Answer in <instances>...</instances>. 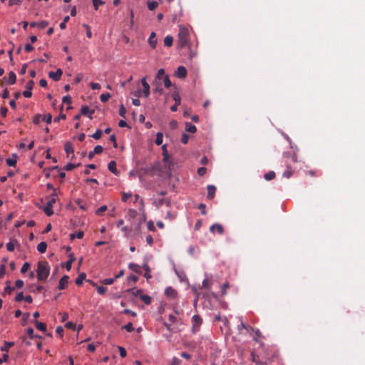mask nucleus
Returning a JSON list of instances; mask_svg holds the SVG:
<instances>
[{
  "instance_id": "5701e85b",
  "label": "nucleus",
  "mask_w": 365,
  "mask_h": 365,
  "mask_svg": "<svg viewBox=\"0 0 365 365\" xmlns=\"http://www.w3.org/2000/svg\"><path fill=\"white\" fill-rule=\"evenodd\" d=\"M86 274L83 272L78 274L76 279V284L78 286H81L83 284V280L86 279Z\"/></svg>"
},
{
  "instance_id": "72a5a7b5",
  "label": "nucleus",
  "mask_w": 365,
  "mask_h": 365,
  "mask_svg": "<svg viewBox=\"0 0 365 365\" xmlns=\"http://www.w3.org/2000/svg\"><path fill=\"white\" fill-rule=\"evenodd\" d=\"M264 178L266 180H272L275 178V173L274 171H269L264 174Z\"/></svg>"
},
{
  "instance_id": "cd10ccee",
  "label": "nucleus",
  "mask_w": 365,
  "mask_h": 365,
  "mask_svg": "<svg viewBox=\"0 0 365 365\" xmlns=\"http://www.w3.org/2000/svg\"><path fill=\"white\" fill-rule=\"evenodd\" d=\"M13 158H7L6 160V164L9 166L14 167L16 164V155H14Z\"/></svg>"
},
{
  "instance_id": "58836bf2",
  "label": "nucleus",
  "mask_w": 365,
  "mask_h": 365,
  "mask_svg": "<svg viewBox=\"0 0 365 365\" xmlns=\"http://www.w3.org/2000/svg\"><path fill=\"white\" fill-rule=\"evenodd\" d=\"M70 259L68 260L66 263V269L67 271H70L71 269L72 263L75 260V258L73 257L72 255H70Z\"/></svg>"
},
{
  "instance_id": "f257e3e1",
  "label": "nucleus",
  "mask_w": 365,
  "mask_h": 365,
  "mask_svg": "<svg viewBox=\"0 0 365 365\" xmlns=\"http://www.w3.org/2000/svg\"><path fill=\"white\" fill-rule=\"evenodd\" d=\"M178 45L179 48H191L190 31L184 25H179L178 33Z\"/></svg>"
},
{
  "instance_id": "a211bd4d",
  "label": "nucleus",
  "mask_w": 365,
  "mask_h": 365,
  "mask_svg": "<svg viewBox=\"0 0 365 365\" xmlns=\"http://www.w3.org/2000/svg\"><path fill=\"white\" fill-rule=\"evenodd\" d=\"M162 155H163V160L164 163H167L169 160L170 155L167 150V145H163L162 146Z\"/></svg>"
},
{
  "instance_id": "bf43d9fd",
  "label": "nucleus",
  "mask_w": 365,
  "mask_h": 365,
  "mask_svg": "<svg viewBox=\"0 0 365 365\" xmlns=\"http://www.w3.org/2000/svg\"><path fill=\"white\" fill-rule=\"evenodd\" d=\"M118 349H119V354H120V356L122 357V358H124L126 356V354H127V352H126V350L125 348H123V346H118Z\"/></svg>"
},
{
  "instance_id": "6ab92c4d",
  "label": "nucleus",
  "mask_w": 365,
  "mask_h": 365,
  "mask_svg": "<svg viewBox=\"0 0 365 365\" xmlns=\"http://www.w3.org/2000/svg\"><path fill=\"white\" fill-rule=\"evenodd\" d=\"M64 150L67 154V156H69L70 154H73L74 150L71 143L70 142H66L65 143Z\"/></svg>"
},
{
  "instance_id": "09e8293b",
  "label": "nucleus",
  "mask_w": 365,
  "mask_h": 365,
  "mask_svg": "<svg viewBox=\"0 0 365 365\" xmlns=\"http://www.w3.org/2000/svg\"><path fill=\"white\" fill-rule=\"evenodd\" d=\"M165 71L163 68H160L158 71V73H157V75H156V79H161L163 77L164 78L165 76Z\"/></svg>"
},
{
  "instance_id": "e2e57ef3",
  "label": "nucleus",
  "mask_w": 365,
  "mask_h": 365,
  "mask_svg": "<svg viewBox=\"0 0 365 365\" xmlns=\"http://www.w3.org/2000/svg\"><path fill=\"white\" fill-rule=\"evenodd\" d=\"M189 135L186 133H183L181 138V142L183 144H187L189 140Z\"/></svg>"
},
{
  "instance_id": "1a4fd4ad",
  "label": "nucleus",
  "mask_w": 365,
  "mask_h": 365,
  "mask_svg": "<svg viewBox=\"0 0 365 365\" xmlns=\"http://www.w3.org/2000/svg\"><path fill=\"white\" fill-rule=\"evenodd\" d=\"M63 74V72L61 68L57 69L56 71H50L48 73V76L50 78L53 79V81H58L60 80L61 76Z\"/></svg>"
},
{
  "instance_id": "c85d7f7f",
  "label": "nucleus",
  "mask_w": 365,
  "mask_h": 365,
  "mask_svg": "<svg viewBox=\"0 0 365 365\" xmlns=\"http://www.w3.org/2000/svg\"><path fill=\"white\" fill-rule=\"evenodd\" d=\"M202 285L203 288L209 290L211 289L212 282L210 279L206 278V279H203Z\"/></svg>"
},
{
  "instance_id": "a18cd8bd",
  "label": "nucleus",
  "mask_w": 365,
  "mask_h": 365,
  "mask_svg": "<svg viewBox=\"0 0 365 365\" xmlns=\"http://www.w3.org/2000/svg\"><path fill=\"white\" fill-rule=\"evenodd\" d=\"M102 135V131L100 129H98L92 135L91 137L93 138L96 140H98L101 138Z\"/></svg>"
},
{
  "instance_id": "ddd939ff",
  "label": "nucleus",
  "mask_w": 365,
  "mask_h": 365,
  "mask_svg": "<svg viewBox=\"0 0 365 365\" xmlns=\"http://www.w3.org/2000/svg\"><path fill=\"white\" fill-rule=\"evenodd\" d=\"M210 230L212 233H215V231H217L220 235H222L224 233L223 227L220 224H218V223H215V224L212 225L210 227Z\"/></svg>"
},
{
  "instance_id": "2f4dec72",
  "label": "nucleus",
  "mask_w": 365,
  "mask_h": 365,
  "mask_svg": "<svg viewBox=\"0 0 365 365\" xmlns=\"http://www.w3.org/2000/svg\"><path fill=\"white\" fill-rule=\"evenodd\" d=\"M128 267L132 269L133 272L140 274V267L137 264L130 263Z\"/></svg>"
},
{
  "instance_id": "f8f14e48",
  "label": "nucleus",
  "mask_w": 365,
  "mask_h": 365,
  "mask_svg": "<svg viewBox=\"0 0 365 365\" xmlns=\"http://www.w3.org/2000/svg\"><path fill=\"white\" fill-rule=\"evenodd\" d=\"M148 43L149 45L152 47V48H156V46H157V43H158V40L156 38V34L155 32H151L149 38H148Z\"/></svg>"
},
{
  "instance_id": "774afa93",
  "label": "nucleus",
  "mask_w": 365,
  "mask_h": 365,
  "mask_svg": "<svg viewBox=\"0 0 365 365\" xmlns=\"http://www.w3.org/2000/svg\"><path fill=\"white\" fill-rule=\"evenodd\" d=\"M180 362H181V361L178 358L174 356L172 359V361L170 362V365H179L180 364Z\"/></svg>"
},
{
  "instance_id": "a19ab883",
  "label": "nucleus",
  "mask_w": 365,
  "mask_h": 365,
  "mask_svg": "<svg viewBox=\"0 0 365 365\" xmlns=\"http://www.w3.org/2000/svg\"><path fill=\"white\" fill-rule=\"evenodd\" d=\"M122 329H125L128 332H131L134 330L133 324L131 322H128L125 325H124Z\"/></svg>"
},
{
  "instance_id": "9b49d317",
  "label": "nucleus",
  "mask_w": 365,
  "mask_h": 365,
  "mask_svg": "<svg viewBox=\"0 0 365 365\" xmlns=\"http://www.w3.org/2000/svg\"><path fill=\"white\" fill-rule=\"evenodd\" d=\"M165 294L168 298L175 299L177 297L178 292L172 287H168L165 290Z\"/></svg>"
},
{
  "instance_id": "37998d69",
  "label": "nucleus",
  "mask_w": 365,
  "mask_h": 365,
  "mask_svg": "<svg viewBox=\"0 0 365 365\" xmlns=\"http://www.w3.org/2000/svg\"><path fill=\"white\" fill-rule=\"evenodd\" d=\"M230 285L228 282H225L221 286V292L222 295H225L227 293V289L229 288Z\"/></svg>"
},
{
  "instance_id": "0e129e2a",
  "label": "nucleus",
  "mask_w": 365,
  "mask_h": 365,
  "mask_svg": "<svg viewBox=\"0 0 365 365\" xmlns=\"http://www.w3.org/2000/svg\"><path fill=\"white\" fill-rule=\"evenodd\" d=\"M103 148L101 145H96L94 149H93V151L95 153V154H100L103 152Z\"/></svg>"
},
{
  "instance_id": "c03bdc74",
  "label": "nucleus",
  "mask_w": 365,
  "mask_h": 365,
  "mask_svg": "<svg viewBox=\"0 0 365 365\" xmlns=\"http://www.w3.org/2000/svg\"><path fill=\"white\" fill-rule=\"evenodd\" d=\"M93 1V6H94V9L96 10H98V7L100 5H103L104 4V2L101 0H92Z\"/></svg>"
},
{
  "instance_id": "7ed1b4c3",
  "label": "nucleus",
  "mask_w": 365,
  "mask_h": 365,
  "mask_svg": "<svg viewBox=\"0 0 365 365\" xmlns=\"http://www.w3.org/2000/svg\"><path fill=\"white\" fill-rule=\"evenodd\" d=\"M50 273V266L46 261H40L37 265L36 275L39 281H46Z\"/></svg>"
},
{
  "instance_id": "a878e982",
  "label": "nucleus",
  "mask_w": 365,
  "mask_h": 365,
  "mask_svg": "<svg viewBox=\"0 0 365 365\" xmlns=\"http://www.w3.org/2000/svg\"><path fill=\"white\" fill-rule=\"evenodd\" d=\"M140 299L147 305H149L151 304V297L147 294H141L140 295Z\"/></svg>"
},
{
  "instance_id": "13d9d810",
  "label": "nucleus",
  "mask_w": 365,
  "mask_h": 365,
  "mask_svg": "<svg viewBox=\"0 0 365 365\" xmlns=\"http://www.w3.org/2000/svg\"><path fill=\"white\" fill-rule=\"evenodd\" d=\"M42 120V116L39 114L36 115L33 118V123L36 125L38 124Z\"/></svg>"
},
{
  "instance_id": "4c0bfd02",
  "label": "nucleus",
  "mask_w": 365,
  "mask_h": 365,
  "mask_svg": "<svg viewBox=\"0 0 365 365\" xmlns=\"http://www.w3.org/2000/svg\"><path fill=\"white\" fill-rule=\"evenodd\" d=\"M27 334L29 336L30 339H32L34 338H41L38 335H35L34 331L32 328H29L27 329Z\"/></svg>"
},
{
  "instance_id": "bb28decb",
  "label": "nucleus",
  "mask_w": 365,
  "mask_h": 365,
  "mask_svg": "<svg viewBox=\"0 0 365 365\" xmlns=\"http://www.w3.org/2000/svg\"><path fill=\"white\" fill-rule=\"evenodd\" d=\"M35 325H36V329H38L39 331H46V324H44L43 322H40L36 321L35 322Z\"/></svg>"
},
{
  "instance_id": "052dcab7",
  "label": "nucleus",
  "mask_w": 365,
  "mask_h": 365,
  "mask_svg": "<svg viewBox=\"0 0 365 365\" xmlns=\"http://www.w3.org/2000/svg\"><path fill=\"white\" fill-rule=\"evenodd\" d=\"M63 103L71 105L72 103L71 97L69 95L64 96L63 98Z\"/></svg>"
},
{
  "instance_id": "20e7f679",
  "label": "nucleus",
  "mask_w": 365,
  "mask_h": 365,
  "mask_svg": "<svg viewBox=\"0 0 365 365\" xmlns=\"http://www.w3.org/2000/svg\"><path fill=\"white\" fill-rule=\"evenodd\" d=\"M56 190H54V192H53L49 197L46 205L43 209V211L47 216H51L53 214V205L56 202Z\"/></svg>"
},
{
  "instance_id": "3c124183",
  "label": "nucleus",
  "mask_w": 365,
  "mask_h": 365,
  "mask_svg": "<svg viewBox=\"0 0 365 365\" xmlns=\"http://www.w3.org/2000/svg\"><path fill=\"white\" fill-rule=\"evenodd\" d=\"M241 329H245L247 330V331H250V330H253V328L251 327L249 325H245L243 323H241L240 325L238 326V329L240 330Z\"/></svg>"
},
{
  "instance_id": "864d4df0",
  "label": "nucleus",
  "mask_w": 365,
  "mask_h": 365,
  "mask_svg": "<svg viewBox=\"0 0 365 365\" xmlns=\"http://www.w3.org/2000/svg\"><path fill=\"white\" fill-rule=\"evenodd\" d=\"M77 166H78V165H75L73 163H68L64 167V169L67 171H71V170H73L74 168H76Z\"/></svg>"
},
{
  "instance_id": "473e14b6",
  "label": "nucleus",
  "mask_w": 365,
  "mask_h": 365,
  "mask_svg": "<svg viewBox=\"0 0 365 365\" xmlns=\"http://www.w3.org/2000/svg\"><path fill=\"white\" fill-rule=\"evenodd\" d=\"M163 135L162 133L160 132H158L156 134V139H155V144L158 145H160L163 143Z\"/></svg>"
},
{
  "instance_id": "680f3d73",
  "label": "nucleus",
  "mask_w": 365,
  "mask_h": 365,
  "mask_svg": "<svg viewBox=\"0 0 365 365\" xmlns=\"http://www.w3.org/2000/svg\"><path fill=\"white\" fill-rule=\"evenodd\" d=\"M198 208L200 210L202 215H205L207 214L206 205L205 204L200 203Z\"/></svg>"
},
{
  "instance_id": "b1692460",
  "label": "nucleus",
  "mask_w": 365,
  "mask_h": 365,
  "mask_svg": "<svg viewBox=\"0 0 365 365\" xmlns=\"http://www.w3.org/2000/svg\"><path fill=\"white\" fill-rule=\"evenodd\" d=\"M173 43V38L171 36H166L164 38V45L167 47H170Z\"/></svg>"
},
{
  "instance_id": "aec40b11",
  "label": "nucleus",
  "mask_w": 365,
  "mask_h": 365,
  "mask_svg": "<svg viewBox=\"0 0 365 365\" xmlns=\"http://www.w3.org/2000/svg\"><path fill=\"white\" fill-rule=\"evenodd\" d=\"M185 130L187 132L195 133L197 131V128L195 125L191 124L190 123H185Z\"/></svg>"
},
{
  "instance_id": "338daca9",
  "label": "nucleus",
  "mask_w": 365,
  "mask_h": 365,
  "mask_svg": "<svg viewBox=\"0 0 365 365\" xmlns=\"http://www.w3.org/2000/svg\"><path fill=\"white\" fill-rule=\"evenodd\" d=\"M48 25V22L46 21H42L41 22H38V26L41 29H45Z\"/></svg>"
},
{
  "instance_id": "6e6552de",
  "label": "nucleus",
  "mask_w": 365,
  "mask_h": 365,
  "mask_svg": "<svg viewBox=\"0 0 365 365\" xmlns=\"http://www.w3.org/2000/svg\"><path fill=\"white\" fill-rule=\"evenodd\" d=\"M34 82L31 80L29 81L26 84V90L23 92V96L25 98H31L32 96L31 90L33 88Z\"/></svg>"
},
{
  "instance_id": "49530a36",
  "label": "nucleus",
  "mask_w": 365,
  "mask_h": 365,
  "mask_svg": "<svg viewBox=\"0 0 365 365\" xmlns=\"http://www.w3.org/2000/svg\"><path fill=\"white\" fill-rule=\"evenodd\" d=\"M108 209L106 205H102L101 206L96 212V215H101L103 212L106 211Z\"/></svg>"
},
{
  "instance_id": "39448f33",
  "label": "nucleus",
  "mask_w": 365,
  "mask_h": 365,
  "mask_svg": "<svg viewBox=\"0 0 365 365\" xmlns=\"http://www.w3.org/2000/svg\"><path fill=\"white\" fill-rule=\"evenodd\" d=\"M192 331L195 333L199 330V328L202 323V319L200 317V316L195 314L192 317Z\"/></svg>"
},
{
  "instance_id": "f3484780",
  "label": "nucleus",
  "mask_w": 365,
  "mask_h": 365,
  "mask_svg": "<svg viewBox=\"0 0 365 365\" xmlns=\"http://www.w3.org/2000/svg\"><path fill=\"white\" fill-rule=\"evenodd\" d=\"M108 170L115 175H118L119 172L116 168V163L114 160L110 161L108 165Z\"/></svg>"
},
{
  "instance_id": "c756f323",
  "label": "nucleus",
  "mask_w": 365,
  "mask_h": 365,
  "mask_svg": "<svg viewBox=\"0 0 365 365\" xmlns=\"http://www.w3.org/2000/svg\"><path fill=\"white\" fill-rule=\"evenodd\" d=\"M14 345V342L4 341V346L1 347V351L8 352L10 347Z\"/></svg>"
},
{
  "instance_id": "e433bc0d",
  "label": "nucleus",
  "mask_w": 365,
  "mask_h": 365,
  "mask_svg": "<svg viewBox=\"0 0 365 365\" xmlns=\"http://www.w3.org/2000/svg\"><path fill=\"white\" fill-rule=\"evenodd\" d=\"M163 83L165 88H169L172 86V83L168 75L164 76Z\"/></svg>"
},
{
  "instance_id": "423d86ee",
  "label": "nucleus",
  "mask_w": 365,
  "mask_h": 365,
  "mask_svg": "<svg viewBox=\"0 0 365 365\" xmlns=\"http://www.w3.org/2000/svg\"><path fill=\"white\" fill-rule=\"evenodd\" d=\"M141 84L143 87V93L145 98H148L150 96V85L147 82L146 77H143L140 79Z\"/></svg>"
},
{
  "instance_id": "dca6fc26",
  "label": "nucleus",
  "mask_w": 365,
  "mask_h": 365,
  "mask_svg": "<svg viewBox=\"0 0 365 365\" xmlns=\"http://www.w3.org/2000/svg\"><path fill=\"white\" fill-rule=\"evenodd\" d=\"M207 198L208 200H212V198H214V197L215 195L216 187L214 185H210L207 186Z\"/></svg>"
},
{
  "instance_id": "393cba45",
  "label": "nucleus",
  "mask_w": 365,
  "mask_h": 365,
  "mask_svg": "<svg viewBox=\"0 0 365 365\" xmlns=\"http://www.w3.org/2000/svg\"><path fill=\"white\" fill-rule=\"evenodd\" d=\"M16 81V76L14 71H10L9 74L8 82L9 84L13 85Z\"/></svg>"
},
{
  "instance_id": "2eb2a0df",
  "label": "nucleus",
  "mask_w": 365,
  "mask_h": 365,
  "mask_svg": "<svg viewBox=\"0 0 365 365\" xmlns=\"http://www.w3.org/2000/svg\"><path fill=\"white\" fill-rule=\"evenodd\" d=\"M93 113H94V110H91L88 106H83L81 110V114L83 115H88V116L90 119L93 118L92 115L93 114Z\"/></svg>"
},
{
  "instance_id": "412c9836",
  "label": "nucleus",
  "mask_w": 365,
  "mask_h": 365,
  "mask_svg": "<svg viewBox=\"0 0 365 365\" xmlns=\"http://www.w3.org/2000/svg\"><path fill=\"white\" fill-rule=\"evenodd\" d=\"M142 267L143 268V269L145 271V277L147 279H149L151 278V274H150V267L148 266V263H144L142 266Z\"/></svg>"
},
{
  "instance_id": "f03ea898",
  "label": "nucleus",
  "mask_w": 365,
  "mask_h": 365,
  "mask_svg": "<svg viewBox=\"0 0 365 365\" xmlns=\"http://www.w3.org/2000/svg\"><path fill=\"white\" fill-rule=\"evenodd\" d=\"M283 161L287 169L283 172L282 177L289 178L293 175L294 173V170L290 164V162H292L294 163H297V156L294 151H293L292 153L287 152L283 154Z\"/></svg>"
},
{
  "instance_id": "de8ad7c7",
  "label": "nucleus",
  "mask_w": 365,
  "mask_h": 365,
  "mask_svg": "<svg viewBox=\"0 0 365 365\" xmlns=\"http://www.w3.org/2000/svg\"><path fill=\"white\" fill-rule=\"evenodd\" d=\"M42 120L46 122L47 123H51L52 121V115L50 113H48L42 117Z\"/></svg>"
},
{
  "instance_id": "6e6d98bb",
  "label": "nucleus",
  "mask_w": 365,
  "mask_h": 365,
  "mask_svg": "<svg viewBox=\"0 0 365 365\" xmlns=\"http://www.w3.org/2000/svg\"><path fill=\"white\" fill-rule=\"evenodd\" d=\"M115 279V278L104 279L102 281V283L106 284V285H110V284H112L114 282Z\"/></svg>"
},
{
  "instance_id": "603ef678",
  "label": "nucleus",
  "mask_w": 365,
  "mask_h": 365,
  "mask_svg": "<svg viewBox=\"0 0 365 365\" xmlns=\"http://www.w3.org/2000/svg\"><path fill=\"white\" fill-rule=\"evenodd\" d=\"M29 268H30V264L27 262H24L21 269V272L25 273L26 272H27L29 270Z\"/></svg>"
},
{
  "instance_id": "ea45409f",
  "label": "nucleus",
  "mask_w": 365,
  "mask_h": 365,
  "mask_svg": "<svg viewBox=\"0 0 365 365\" xmlns=\"http://www.w3.org/2000/svg\"><path fill=\"white\" fill-rule=\"evenodd\" d=\"M16 243V241L15 242H9L6 244V249L9 252H13L14 250V248H15V244Z\"/></svg>"
},
{
  "instance_id": "4468645a",
  "label": "nucleus",
  "mask_w": 365,
  "mask_h": 365,
  "mask_svg": "<svg viewBox=\"0 0 365 365\" xmlns=\"http://www.w3.org/2000/svg\"><path fill=\"white\" fill-rule=\"evenodd\" d=\"M68 276H63L59 280L58 289L61 290L64 289L68 285Z\"/></svg>"
},
{
  "instance_id": "0eeeda50",
  "label": "nucleus",
  "mask_w": 365,
  "mask_h": 365,
  "mask_svg": "<svg viewBox=\"0 0 365 365\" xmlns=\"http://www.w3.org/2000/svg\"><path fill=\"white\" fill-rule=\"evenodd\" d=\"M173 98L175 101V105L170 107V110L173 112H175L178 110V106L180 105L181 98L178 92H175L174 93H173Z\"/></svg>"
},
{
  "instance_id": "9d476101",
  "label": "nucleus",
  "mask_w": 365,
  "mask_h": 365,
  "mask_svg": "<svg viewBox=\"0 0 365 365\" xmlns=\"http://www.w3.org/2000/svg\"><path fill=\"white\" fill-rule=\"evenodd\" d=\"M175 75L180 78H185L187 76V69L183 66H180L175 71Z\"/></svg>"
},
{
  "instance_id": "f704fd0d",
  "label": "nucleus",
  "mask_w": 365,
  "mask_h": 365,
  "mask_svg": "<svg viewBox=\"0 0 365 365\" xmlns=\"http://www.w3.org/2000/svg\"><path fill=\"white\" fill-rule=\"evenodd\" d=\"M83 232L78 231L76 233H72L70 235L71 240H73L74 238L77 237L78 239H82L83 237Z\"/></svg>"
},
{
  "instance_id": "5fc2aeb1",
  "label": "nucleus",
  "mask_w": 365,
  "mask_h": 365,
  "mask_svg": "<svg viewBox=\"0 0 365 365\" xmlns=\"http://www.w3.org/2000/svg\"><path fill=\"white\" fill-rule=\"evenodd\" d=\"M83 26L86 29V36L88 38H91L92 37V32L91 31L90 26L88 24H83Z\"/></svg>"
},
{
  "instance_id": "8fccbe9b",
  "label": "nucleus",
  "mask_w": 365,
  "mask_h": 365,
  "mask_svg": "<svg viewBox=\"0 0 365 365\" xmlns=\"http://www.w3.org/2000/svg\"><path fill=\"white\" fill-rule=\"evenodd\" d=\"M96 289L98 293L101 295L104 294L107 291V288L103 286H98Z\"/></svg>"
},
{
  "instance_id": "69168bd1",
  "label": "nucleus",
  "mask_w": 365,
  "mask_h": 365,
  "mask_svg": "<svg viewBox=\"0 0 365 365\" xmlns=\"http://www.w3.org/2000/svg\"><path fill=\"white\" fill-rule=\"evenodd\" d=\"M207 169L204 167L199 168L197 169V174L200 176H203L206 173Z\"/></svg>"
},
{
  "instance_id": "79ce46f5",
  "label": "nucleus",
  "mask_w": 365,
  "mask_h": 365,
  "mask_svg": "<svg viewBox=\"0 0 365 365\" xmlns=\"http://www.w3.org/2000/svg\"><path fill=\"white\" fill-rule=\"evenodd\" d=\"M70 18L68 16H66L63 18V21L60 24L59 26L61 29H65L66 27V23L69 21Z\"/></svg>"
},
{
  "instance_id": "4d7b16f0",
  "label": "nucleus",
  "mask_w": 365,
  "mask_h": 365,
  "mask_svg": "<svg viewBox=\"0 0 365 365\" xmlns=\"http://www.w3.org/2000/svg\"><path fill=\"white\" fill-rule=\"evenodd\" d=\"M125 113H126V109L124 107V106L123 104H121L120 106L119 115L121 117L125 118Z\"/></svg>"
},
{
  "instance_id": "c9c22d12",
  "label": "nucleus",
  "mask_w": 365,
  "mask_h": 365,
  "mask_svg": "<svg viewBox=\"0 0 365 365\" xmlns=\"http://www.w3.org/2000/svg\"><path fill=\"white\" fill-rule=\"evenodd\" d=\"M111 96L109 93H103L100 96L101 101L103 103L107 102L110 98Z\"/></svg>"
},
{
  "instance_id": "4be33fe9",
  "label": "nucleus",
  "mask_w": 365,
  "mask_h": 365,
  "mask_svg": "<svg viewBox=\"0 0 365 365\" xmlns=\"http://www.w3.org/2000/svg\"><path fill=\"white\" fill-rule=\"evenodd\" d=\"M47 248V244L45 242H41L37 245V250L43 254L45 253Z\"/></svg>"
},
{
  "instance_id": "7c9ffc66",
  "label": "nucleus",
  "mask_w": 365,
  "mask_h": 365,
  "mask_svg": "<svg viewBox=\"0 0 365 365\" xmlns=\"http://www.w3.org/2000/svg\"><path fill=\"white\" fill-rule=\"evenodd\" d=\"M147 4L148 8L150 11L155 10L158 6V3L156 1H148Z\"/></svg>"
}]
</instances>
